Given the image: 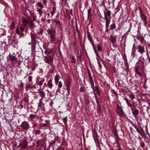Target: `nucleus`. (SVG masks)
I'll return each mask as SVG.
<instances>
[{
    "label": "nucleus",
    "mask_w": 150,
    "mask_h": 150,
    "mask_svg": "<svg viewBox=\"0 0 150 150\" xmlns=\"http://www.w3.org/2000/svg\"><path fill=\"white\" fill-rule=\"evenodd\" d=\"M8 56L9 57V59H11V60L12 61H17V58L16 57L14 56H11L10 54H9Z\"/></svg>",
    "instance_id": "f3484780"
},
{
    "label": "nucleus",
    "mask_w": 150,
    "mask_h": 150,
    "mask_svg": "<svg viewBox=\"0 0 150 150\" xmlns=\"http://www.w3.org/2000/svg\"><path fill=\"white\" fill-rule=\"evenodd\" d=\"M135 128L136 129L137 131L139 132V129L137 128V127L136 126H134Z\"/></svg>",
    "instance_id": "8fccbe9b"
},
{
    "label": "nucleus",
    "mask_w": 150,
    "mask_h": 150,
    "mask_svg": "<svg viewBox=\"0 0 150 150\" xmlns=\"http://www.w3.org/2000/svg\"><path fill=\"white\" fill-rule=\"evenodd\" d=\"M21 85L22 86H23V83H21Z\"/></svg>",
    "instance_id": "4d7b16f0"
},
{
    "label": "nucleus",
    "mask_w": 150,
    "mask_h": 150,
    "mask_svg": "<svg viewBox=\"0 0 150 150\" xmlns=\"http://www.w3.org/2000/svg\"><path fill=\"white\" fill-rule=\"evenodd\" d=\"M52 21H53L56 25H62L61 22L58 19H54L52 20Z\"/></svg>",
    "instance_id": "4468645a"
},
{
    "label": "nucleus",
    "mask_w": 150,
    "mask_h": 150,
    "mask_svg": "<svg viewBox=\"0 0 150 150\" xmlns=\"http://www.w3.org/2000/svg\"><path fill=\"white\" fill-rule=\"evenodd\" d=\"M138 49V52L140 53L141 54H142L145 51L144 47L141 45L139 46Z\"/></svg>",
    "instance_id": "1a4fd4ad"
},
{
    "label": "nucleus",
    "mask_w": 150,
    "mask_h": 150,
    "mask_svg": "<svg viewBox=\"0 0 150 150\" xmlns=\"http://www.w3.org/2000/svg\"><path fill=\"white\" fill-rule=\"evenodd\" d=\"M20 106H21V108H23V106H21V105H20Z\"/></svg>",
    "instance_id": "680f3d73"
},
{
    "label": "nucleus",
    "mask_w": 150,
    "mask_h": 150,
    "mask_svg": "<svg viewBox=\"0 0 150 150\" xmlns=\"http://www.w3.org/2000/svg\"><path fill=\"white\" fill-rule=\"evenodd\" d=\"M57 85L58 88H61L62 87L63 85L62 82L61 81H59Z\"/></svg>",
    "instance_id": "5701e85b"
},
{
    "label": "nucleus",
    "mask_w": 150,
    "mask_h": 150,
    "mask_svg": "<svg viewBox=\"0 0 150 150\" xmlns=\"http://www.w3.org/2000/svg\"><path fill=\"white\" fill-rule=\"evenodd\" d=\"M31 84L30 83H29L27 85H26L25 87V88L27 90H28L29 88H32L31 87Z\"/></svg>",
    "instance_id": "c756f323"
},
{
    "label": "nucleus",
    "mask_w": 150,
    "mask_h": 150,
    "mask_svg": "<svg viewBox=\"0 0 150 150\" xmlns=\"http://www.w3.org/2000/svg\"><path fill=\"white\" fill-rule=\"evenodd\" d=\"M140 15L141 20L144 23L145 26L146 27L147 23L146 16L142 12L140 13Z\"/></svg>",
    "instance_id": "f03ea898"
},
{
    "label": "nucleus",
    "mask_w": 150,
    "mask_h": 150,
    "mask_svg": "<svg viewBox=\"0 0 150 150\" xmlns=\"http://www.w3.org/2000/svg\"><path fill=\"white\" fill-rule=\"evenodd\" d=\"M92 16L91 13V10L90 9H89L88 11V17L89 18L90 17L91 18Z\"/></svg>",
    "instance_id": "4be33fe9"
},
{
    "label": "nucleus",
    "mask_w": 150,
    "mask_h": 150,
    "mask_svg": "<svg viewBox=\"0 0 150 150\" xmlns=\"http://www.w3.org/2000/svg\"><path fill=\"white\" fill-rule=\"evenodd\" d=\"M87 35L88 40L90 41V42L92 45H94L93 41L92 40V38L91 35H90V33L88 31L87 32Z\"/></svg>",
    "instance_id": "423d86ee"
},
{
    "label": "nucleus",
    "mask_w": 150,
    "mask_h": 150,
    "mask_svg": "<svg viewBox=\"0 0 150 150\" xmlns=\"http://www.w3.org/2000/svg\"><path fill=\"white\" fill-rule=\"evenodd\" d=\"M47 15L48 16H50V14L49 13H48L47 14Z\"/></svg>",
    "instance_id": "052dcab7"
},
{
    "label": "nucleus",
    "mask_w": 150,
    "mask_h": 150,
    "mask_svg": "<svg viewBox=\"0 0 150 150\" xmlns=\"http://www.w3.org/2000/svg\"><path fill=\"white\" fill-rule=\"evenodd\" d=\"M105 20L106 21V24H109L110 23V20L108 19L107 17L106 16V15H105Z\"/></svg>",
    "instance_id": "cd10ccee"
},
{
    "label": "nucleus",
    "mask_w": 150,
    "mask_h": 150,
    "mask_svg": "<svg viewBox=\"0 0 150 150\" xmlns=\"http://www.w3.org/2000/svg\"><path fill=\"white\" fill-rule=\"evenodd\" d=\"M128 106L129 107H131L132 106V105L131 104V103H130L129 101L127 103Z\"/></svg>",
    "instance_id": "37998d69"
},
{
    "label": "nucleus",
    "mask_w": 150,
    "mask_h": 150,
    "mask_svg": "<svg viewBox=\"0 0 150 150\" xmlns=\"http://www.w3.org/2000/svg\"><path fill=\"white\" fill-rule=\"evenodd\" d=\"M39 104H38V108L39 107Z\"/></svg>",
    "instance_id": "338daca9"
},
{
    "label": "nucleus",
    "mask_w": 150,
    "mask_h": 150,
    "mask_svg": "<svg viewBox=\"0 0 150 150\" xmlns=\"http://www.w3.org/2000/svg\"><path fill=\"white\" fill-rule=\"evenodd\" d=\"M135 72L136 74H137L140 76L142 75V74L138 71V70L137 69H136V70Z\"/></svg>",
    "instance_id": "4c0bfd02"
},
{
    "label": "nucleus",
    "mask_w": 150,
    "mask_h": 150,
    "mask_svg": "<svg viewBox=\"0 0 150 150\" xmlns=\"http://www.w3.org/2000/svg\"><path fill=\"white\" fill-rule=\"evenodd\" d=\"M16 32L17 34H18L19 35H21L22 34V33L21 32L20 30L18 28H17L16 29Z\"/></svg>",
    "instance_id": "c85d7f7f"
},
{
    "label": "nucleus",
    "mask_w": 150,
    "mask_h": 150,
    "mask_svg": "<svg viewBox=\"0 0 150 150\" xmlns=\"http://www.w3.org/2000/svg\"><path fill=\"white\" fill-rule=\"evenodd\" d=\"M56 10V7L54 6L52 7V11L51 12L52 16H53L55 13Z\"/></svg>",
    "instance_id": "b1692460"
},
{
    "label": "nucleus",
    "mask_w": 150,
    "mask_h": 150,
    "mask_svg": "<svg viewBox=\"0 0 150 150\" xmlns=\"http://www.w3.org/2000/svg\"><path fill=\"white\" fill-rule=\"evenodd\" d=\"M71 85V80L70 78H69L66 83V86H70Z\"/></svg>",
    "instance_id": "2eb2a0df"
},
{
    "label": "nucleus",
    "mask_w": 150,
    "mask_h": 150,
    "mask_svg": "<svg viewBox=\"0 0 150 150\" xmlns=\"http://www.w3.org/2000/svg\"><path fill=\"white\" fill-rule=\"evenodd\" d=\"M56 34H53L50 36V42L52 43H54L56 40Z\"/></svg>",
    "instance_id": "0eeeda50"
},
{
    "label": "nucleus",
    "mask_w": 150,
    "mask_h": 150,
    "mask_svg": "<svg viewBox=\"0 0 150 150\" xmlns=\"http://www.w3.org/2000/svg\"><path fill=\"white\" fill-rule=\"evenodd\" d=\"M97 50L99 51H101L102 50V47L101 46L98 45L97 46Z\"/></svg>",
    "instance_id": "f704fd0d"
},
{
    "label": "nucleus",
    "mask_w": 150,
    "mask_h": 150,
    "mask_svg": "<svg viewBox=\"0 0 150 150\" xmlns=\"http://www.w3.org/2000/svg\"><path fill=\"white\" fill-rule=\"evenodd\" d=\"M54 143H55L54 142H53L52 143H51L50 144L51 145H53V144H54Z\"/></svg>",
    "instance_id": "5fc2aeb1"
},
{
    "label": "nucleus",
    "mask_w": 150,
    "mask_h": 150,
    "mask_svg": "<svg viewBox=\"0 0 150 150\" xmlns=\"http://www.w3.org/2000/svg\"><path fill=\"white\" fill-rule=\"evenodd\" d=\"M35 116V115H34L33 114H30V117L31 118H34Z\"/></svg>",
    "instance_id": "a19ab883"
},
{
    "label": "nucleus",
    "mask_w": 150,
    "mask_h": 150,
    "mask_svg": "<svg viewBox=\"0 0 150 150\" xmlns=\"http://www.w3.org/2000/svg\"><path fill=\"white\" fill-rule=\"evenodd\" d=\"M132 113L133 115L135 117L139 113V111L138 110H132Z\"/></svg>",
    "instance_id": "dca6fc26"
},
{
    "label": "nucleus",
    "mask_w": 150,
    "mask_h": 150,
    "mask_svg": "<svg viewBox=\"0 0 150 150\" xmlns=\"http://www.w3.org/2000/svg\"><path fill=\"white\" fill-rule=\"evenodd\" d=\"M109 26V24H106V28L107 29H108Z\"/></svg>",
    "instance_id": "de8ad7c7"
},
{
    "label": "nucleus",
    "mask_w": 150,
    "mask_h": 150,
    "mask_svg": "<svg viewBox=\"0 0 150 150\" xmlns=\"http://www.w3.org/2000/svg\"><path fill=\"white\" fill-rule=\"evenodd\" d=\"M31 39L32 40H34V37L32 35H31Z\"/></svg>",
    "instance_id": "3c124183"
},
{
    "label": "nucleus",
    "mask_w": 150,
    "mask_h": 150,
    "mask_svg": "<svg viewBox=\"0 0 150 150\" xmlns=\"http://www.w3.org/2000/svg\"><path fill=\"white\" fill-rule=\"evenodd\" d=\"M63 121L64 124L66 125V124L67 123V117H64L63 120Z\"/></svg>",
    "instance_id": "c9c22d12"
},
{
    "label": "nucleus",
    "mask_w": 150,
    "mask_h": 150,
    "mask_svg": "<svg viewBox=\"0 0 150 150\" xmlns=\"http://www.w3.org/2000/svg\"><path fill=\"white\" fill-rule=\"evenodd\" d=\"M42 99L40 100V102H41V100H42Z\"/></svg>",
    "instance_id": "0e129e2a"
},
{
    "label": "nucleus",
    "mask_w": 150,
    "mask_h": 150,
    "mask_svg": "<svg viewBox=\"0 0 150 150\" xmlns=\"http://www.w3.org/2000/svg\"><path fill=\"white\" fill-rule=\"evenodd\" d=\"M110 38L112 43L114 44L116 40V36H114L112 35H110Z\"/></svg>",
    "instance_id": "9b49d317"
},
{
    "label": "nucleus",
    "mask_w": 150,
    "mask_h": 150,
    "mask_svg": "<svg viewBox=\"0 0 150 150\" xmlns=\"http://www.w3.org/2000/svg\"><path fill=\"white\" fill-rule=\"evenodd\" d=\"M124 99L126 101L127 103L129 101L128 99L127 98H125Z\"/></svg>",
    "instance_id": "09e8293b"
},
{
    "label": "nucleus",
    "mask_w": 150,
    "mask_h": 150,
    "mask_svg": "<svg viewBox=\"0 0 150 150\" xmlns=\"http://www.w3.org/2000/svg\"><path fill=\"white\" fill-rule=\"evenodd\" d=\"M20 30L22 32H23L24 30V28L23 27H20Z\"/></svg>",
    "instance_id": "c03bdc74"
},
{
    "label": "nucleus",
    "mask_w": 150,
    "mask_h": 150,
    "mask_svg": "<svg viewBox=\"0 0 150 150\" xmlns=\"http://www.w3.org/2000/svg\"><path fill=\"white\" fill-rule=\"evenodd\" d=\"M145 146V144L143 142H141L140 143V146L142 147H144Z\"/></svg>",
    "instance_id": "e433bc0d"
},
{
    "label": "nucleus",
    "mask_w": 150,
    "mask_h": 150,
    "mask_svg": "<svg viewBox=\"0 0 150 150\" xmlns=\"http://www.w3.org/2000/svg\"><path fill=\"white\" fill-rule=\"evenodd\" d=\"M15 26V24L14 22H13L10 26V27L11 29H12Z\"/></svg>",
    "instance_id": "2f4dec72"
},
{
    "label": "nucleus",
    "mask_w": 150,
    "mask_h": 150,
    "mask_svg": "<svg viewBox=\"0 0 150 150\" xmlns=\"http://www.w3.org/2000/svg\"><path fill=\"white\" fill-rule=\"evenodd\" d=\"M98 66H99V67H100V69H101V68H102V66H101V64H99L98 65Z\"/></svg>",
    "instance_id": "603ef678"
},
{
    "label": "nucleus",
    "mask_w": 150,
    "mask_h": 150,
    "mask_svg": "<svg viewBox=\"0 0 150 150\" xmlns=\"http://www.w3.org/2000/svg\"><path fill=\"white\" fill-rule=\"evenodd\" d=\"M21 126L23 128L25 129H28L29 127V124L27 122L25 121H24L22 122Z\"/></svg>",
    "instance_id": "39448f33"
},
{
    "label": "nucleus",
    "mask_w": 150,
    "mask_h": 150,
    "mask_svg": "<svg viewBox=\"0 0 150 150\" xmlns=\"http://www.w3.org/2000/svg\"><path fill=\"white\" fill-rule=\"evenodd\" d=\"M34 70H35L34 69H32L33 71H34Z\"/></svg>",
    "instance_id": "69168bd1"
},
{
    "label": "nucleus",
    "mask_w": 150,
    "mask_h": 150,
    "mask_svg": "<svg viewBox=\"0 0 150 150\" xmlns=\"http://www.w3.org/2000/svg\"><path fill=\"white\" fill-rule=\"evenodd\" d=\"M47 32L48 34L50 35L52 34H56V31L55 30H52L50 29H49L47 30Z\"/></svg>",
    "instance_id": "f8f14e48"
},
{
    "label": "nucleus",
    "mask_w": 150,
    "mask_h": 150,
    "mask_svg": "<svg viewBox=\"0 0 150 150\" xmlns=\"http://www.w3.org/2000/svg\"><path fill=\"white\" fill-rule=\"evenodd\" d=\"M47 85L48 87L50 89H51L53 86L52 79H50L47 81Z\"/></svg>",
    "instance_id": "6e6552de"
},
{
    "label": "nucleus",
    "mask_w": 150,
    "mask_h": 150,
    "mask_svg": "<svg viewBox=\"0 0 150 150\" xmlns=\"http://www.w3.org/2000/svg\"><path fill=\"white\" fill-rule=\"evenodd\" d=\"M29 27L31 30H33L36 27V26L33 23V21H31L29 22Z\"/></svg>",
    "instance_id": "9d476101"
},
{
    "label": "nucleus",
    "mask_w": 150,
    "mask_h": 150,
    "mask_svg": "<svg viewBox=\"0 0 150 150\" xmlns=\"http://www.w3.org/2000/svg\"><path fill=\"white\" fill-rule=\"evenodd\" d=\"M139 133H140L141 134V131L140 132L139 131V132H138Z\"/></svg>",
    "instance_id": "bf43d9fd"
},
{
    "label": "nucleus",
    "mask_w": 150,
    "mask_h": 150,
    "mask_svg": "<svg viewBox=\"0 0 150 150\" xmlns=\"http://www.w3.org/2000/svg\"><path fill=\"white\" fill-rule=\"evenodd\" d=\"M42 2L44 4H46L47 3V0H42Z\"/></svg>",
    "instance_id": "a18cd8bd"
},
{
    "label": "nucleus",
    "mask_w": 150,
    "mask_h": 150,
    "mask_svg": "<svg viewBox=\"0 0 150 150\" xmlns=\"http://www.w3.org/2000/svg\"><path fill=\"white\" fill-rule=\"evenodd\" d=\"M114 94H116V92H115L114 93Z\"/></svg>",
    "instance_id": "e2e57ef3"
},
{
    "label": "nucleus",
    "mask_w": 150,
    "mask_h": 150,
    "mask_svg": "<svg viewBox=\"0 0 150 150\" xmlns=\"http://www.w3.org/2000/svg\"><path fill=\"white\" fill-rule=\"evenodd\" d=\"M47 21V23H50V19H48Z\"/></svg>",
    "instance_id": "864d4df0"
},
{
    "label": "nucleus",
    "mask_w": 150,
    "mask_h": 150,
    "mask_svg": "<svg viewBox=\"0 0 150 150\" xmlns=\"http://www.w3.org/2000/svg\"><path fill=\"white\" fill-rule=\"evenodd\" d=\"M110 29L111 30H113L114 29H115L116 26L115 23H113L110 25Z\"/></svg>",
    "instance_id": "393cba45"
},
{
    "label": "nucleus",
    "mask_w": 150,
    "mask_h": 150,
    "mask_svg": "<svg viewBox=\"0 0 150 150\" xmlns=\"http://www.w3.org/2000/svg\"><path fill=\"white\" fill-rule=\"evenodd\" d=\"M44 59L45 62L49 64H51L53 62V55H50L48 56H45Z\"/></svg>",
    "instance_id": "f257e3e1"
},
{
    "label": "nucleus",
    "mask_w": 150,
    "mask_h": 150,
    "mask_svg": "<svg viewBox=\"0 0 150 150\" xmlns=\"http://www.w3.org/2000/svg\"><path fill=\"white\" fill-rule=\"evenodd\" d=\"M32 77L31 76H29L28 77V81H32Z\"/></svg>",
    "instance_id": "79ce46f5"
},
{
    "label": "nucleus",
    "mask_w": 150,
    "mask_h": 150,
    "mask_svg": "<svg viewBox=\"0 0 150 150\" xmlns=\"http://www.w3.org/2000/svg\"><path fill=\"white\" fill-rule=\"evenodd\" d=\"M129 97L131 98V100H133L135 98V96L134 95L132 94H129Z\"/></svg>",
    "instance_id": "bb28decb"
},
{
    "label": "nucleus",
    "mask_w": 150,
    "mask_h": 150,
    "mask_svg": "<svg viewBox=\"0 0 150 150\" xmlns=\"http://www.w3.org/2000/svg\"><path fill=\"white\" fill-rule=\"evenodd\" d=\"M72 61H71V62L75 63L76 62V59L74 57H72Z\"/></svg>",
    "instance_id": "58836bf2"
},
{
    "label": "nucleus",
    "mask_w": 150,
    "mask_h": 150,
    "mask_svg": "<svg viewBox=\"0 0 150 150\" xmlns=\"http://www.w3.org/2000/svg\"><path fill=\"white\" fill-rule=\"evenodd\" d=\"M40 133V132L39 130H37L35 131V133L37 134H39Z\"/></svg>",
    "instance_id": "ea45409f"
},
{
    "label": "nucleus",
    "mask_w": 150,
    "mask_h": 150,
    "mask_svg": "<svg viewBox=\"0 0 150 150\" xmlns=\"http://www.w3.org/2000/svg\"><path fill=\"white\" fill-rule=\"evenodd\" d=\"M35 6H38L40 8H42L44 7L43 5L40 2L37 3L36 4Z\"/></svg>",
    "instance_id": "6ab92c4d"
},
{
    "label": "nucleus",
    "mask_w": 150,
    "mask_h": 150,
    "mask_svg": "<svg viewBox=\"0 0 150 150\" xmlns=\"http://www.w3.org/2000/svg\"><path fill=\"white\" fill-rule=\"evenodd\" d=\"M115 135L117 137H118V134L117 132L116 131H115L114 132Z\"/></svg>",
    "instance_id": "49530a36"
},
{
    "label": "nucleus",
    "mask_w": 150,
    "mask_h": 150,
    "mask_svg": "<svg viewBox=\"0 0 150 150\" xmlns=\"http://www.w3.org/2000/svg\"><path fill=\"white\" fill-rule=\"evenodd\" d=\"M37 11L38 12V14L40 16H41L42 15V13H43V11L42 9V8H37Z\"/></svg>",
    "instance_id": "aec40b11"
},
{
    "label": "nucleus",
    "mask_w": 150,
    "mask_h": 150,
    "mask_svg": "<svg viewBox=\"0 0 150 150\" xmlns=\"http://www.w3.org/2000/svg\"><path fill=\"white\" fill-rule=\"evenodd\" d=\"M40 96L44 98L45 96V94L44 92L40 91Z\"/></svg>",
    "instance_id": "473e14b6"
},
{
    "label": "nucleus",
    "mask_w": 150,
    "mask_h": 150,
    "mask_svg": "<svg viewBox=\"0 0 150 150\" xmlns=\"http://www.w3.org/2000/svg\"><path fill=\"white\" fill-rule=\"evenodd\" d=\"M57 150H64L62 148H59V149H58Z\"/></svg>",
    "instance_id": "6e6d98bb"
},
{
    "label": "nucleus",
    "mask_w": 150,
    "mask_h": 150,
    "mask_svg": "<svg viewBox=\"0 0 150 150\" xmlns=\"http://www.w3.org/2000/svg\"><path fill=\"white\" fill-rule=\"evenodd\" d=\"M44 81V80L43 79L40 78L39 79L38 82V85L40 86H42Z\"/></svg>",
    "instance_id": "a211bd4d"
},
{
    "label": "nucleus",
    "mask_w": 150,
    "mask_h": 150,
    "mask_svg": "<svg viewBox=\"0 0 150 150\" xmlns=\"http://www.w3.org/2000/svg\"><path fill=\"white\" fill-rule=\"evenodd\" d=\"M111 13L110 11L109 10H108L106 12V15L110 17V16Z\"/></svg>",
    "instance_id": "72a5a7b5"
},
{
    "label": "nucleus",
    "mask_w": 150,
    "mask_h": 150,
    "mask_svg": "<svg viewBox=\"0 0 150 150\" xmlns=\"http://www.w3.org/2000/svg\"><path fill=\"white\" fill-rule=\"evenodd\" d=\"M120 29H119V28H118L117 30H120Z\"/></svg>",
    "instance_id": "774afa93"
},
{
    "label": "nucleus",
    "mask_w": 150,
    "mask_h": 150,
    "mask_svg": "<svg viewBox=\"0 0 150 150\" xmlns=\"http://www.w3.org/2000/svg\"><path fill=\"white\" fill-rule=\"evenodd\" d=\"M98 65L99 64H100V62L98 60Z\"/></svg>",
    "instance_id": "13d9d810"
},
{
    "label": "nucleus",
    "mask_w": 150,
    "mask_h": 150,
    "mask_svg": "<svg viewBox=\"0 0 150 150\" xmlns=\"http://www.w3.org/2000/svg\"><path fill=\"white\" fill-rule=\"evenodd\" d=\"M52 52L51 50L48 49L46 50L45 52V53L47 54H49L51 53Z\"/></svg>",
    "instance_id": "a878e982"
},
{
    "label": "nucleus",
    "mask_w": 150,
    "mask_h": 150,
    "mask_svg": "<svg viewBox=\"0 0 150 150\" xmlns=\"http://www.w3.org/2000/svg\"><path fill=\"white\" fill-rule=\"evenodd\" d=\"M117 112L119 114L121 115H123L124 114V112L121 107V104H117Z\"/></svg>",
    "instance_id": "20e7f679"
},
{
    "label": "nucleus",
    "mask_w": 150,
    "mask_h": 150,
    "mask_svg": "<svg viewBox=\"0 0 150 150\" xmlns=\"http://www.w3.org/2000/svg\"><path fill=\"white\" fill-rule=\"evenodd\" d=\"M67 88V90L68 92V95L70 93V86H66Z\"/></svg>",
    "instance_id": "7c9ffc66"
},
{
    "label": "nucleus",
    "mask_w": 150,
    "mask_h": 150,
    "mask_svg": "<svg viewBox=\"0 0 150 150\" xmlns=\"http://www.w3.org/2000/svg\"><path fill=\"white\" fill-rule=\"evenodd\" d=\"M20 147L23 149H25L28 146V142L26 140L22 141L19 144Z\"/></svg>",
    "instance_id": "7ed1b4c3"
},
{
    "label": "nucleus",
    "mask_w": 150,
    "mask_h": 150,
    "mask_svg": "<svg viewBox=\"0 0 150 150\" xmlns=\"http://www.w3.org/2000/svg\"><path fill=\"white\" fill-rule=\"evenodd\" d=\"M60 77L58 75H56L55 76L54 78V83L55 84L57 85L59 82V79Z\"/></svg>",
    "instance_id": "ddd939ff"
},
{
    "label": "nucleus",
    "mask_w": 150,
    "mask_h": 150,
    "mask_svg": "<svg viewBox=\"0 0 150 150\" xmlns=\"http://www.w3.org/2000/svg\"><path fill=\"white\" fill-rule=\"evenodd\" d=\"M28 23V21L26 19H24L23 21L22 24L24 27L26 26Z\"/></svg>",
    "instance_id": "412c9836"
}]
</instances>
